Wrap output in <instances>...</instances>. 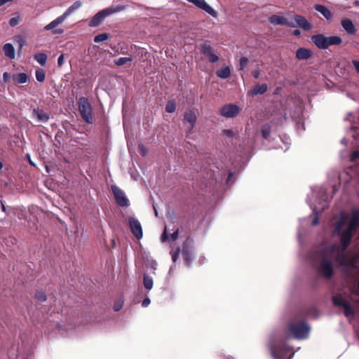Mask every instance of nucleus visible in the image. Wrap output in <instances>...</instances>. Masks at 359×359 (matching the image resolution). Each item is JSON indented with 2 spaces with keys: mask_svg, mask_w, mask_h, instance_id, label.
<instances>
[{
  "mask_svg": "<svg viewBox=\"0 0 359 359\" xmlns=\"http://www.w3.org/2000/svg\"><path fill=\"white\" fill-rule=\"evenodd\" d=\"M3 51L4 55L9 59L13 60L15 57V50L14 46L11 43H5L3 46Z\"/></svg>",
  "mask_w": 359,
  "mask_h": 359,
  "instance_id": "obj_19",
  "label": "nucleus"
},
{
  "mask_svg": "<svg viewBox=\"0 0 359 359\" xmlns=\"http://www.w3.org/2000/svg\"><path fill=\"white\" fill-rule=\"evenodd\" d=\"M67 18L62 14L61 15L57 17L50 23L47 24L44 27L45 31L50 32L52 34L60 35L65 32V29L63 27V23Z\"/></svg>",
  "mask_w": 359,
  "mask_h": 359,
  "instance_id": "obj_3",
  "label": "nucleus"
},
{
  "mask_svg": "<svg viewBox=\"0 0 359 359\" xmlns=\"http://www.w3.org/2000/svg\"><path fill=\"white\" fill-rule=\"evenodd\" d=\"M150 304V299L149 298H146L143 302H142V306L144 307H147V306H149Z\"/></svg>",
  "mask_w": 359,
  "mask_h": 359,
  "instance_id": "obj_45",
  "label": "nucleus"
},
{
  "mask_svg": "<svg viewBox=\"0 0 359 359\" xmlns=\"http://www.w3.org/2000/svg\"><path fill=\"white\" fill-rule=\"evenodd\" d=\"M176 107L173 101L168 102L165 106V111L168 113H172L175 111Z\"/></svg>",
  "mask_w": 359,
  "mask_h": 359,
  "instance_id": "obj_32",
  "label": "nucleus"
},
{
  "mask_svg": "<svg viewBox=\"0 0 359 359\" xmlns=\"http://www.w3.org/2000/svg\"><path fill=\"white\" fill-rule=\"evenodd\" d=\"M35 297L40 302H44L46 299V295L43 292H37L35 294Z\"/></svg>",
  "mask_w": 359,
  "mask_h": 359,
  "instance_id": "obj_33",
  "label": "nucleus"
},
{
  "mask_svg": "<svg viewBox=\"0 0 359 359\" xmlns=\"http://www.w3.org/2000/svg\"><path fill=\"white\" fill-rule=\"evenodd\" d=\"M230 74L231 70L228 66H224L217 72V76L221 79H226L229 77Z\"/></svg>",
  "mask_w": 359,
  "mask_h": 359,
  "instance_id": "obj_24",
  "label": "nucleus"
},
{
  "mask_svg": "<svg viewBox=\"0 0 359 359\" xmlns=\"http://www.w3.org/2000/svg\"><path fill=\"white\" fill-rule=\"evenodd\" d=\"M125 9L126 6L112 5L97 13L89 22L88 25L91 27H97L100 25L107 16L116 13L123 11Z\"/></svg>",
  "mask_w": 359,
  "mask_h": 359,
  "instance_id": "obj_2",
  "label": "nucleus"
},
{
  "mask_svg": "<svg viewBox=\"0 0 359 359\" xmlns=\"http://www.w3.org/2000/svg\"><path fill=\"white\" fill-rule=\"evenodd\" d=\"M341 42V38L338 36H326L327 48L330 46L339 45Z\"/></svg>",
  "mask_w": 359,
  "mask_h": 359,
  "instance_id": "obj_23",
  "label": "nucleus"
},
{
  "mask_svg": "<svg viewBox=\"0 0 359 359\" xmlns=\"http://www.w3.org/2000/svg\"><path fill=\"white\" fill-rule=\"evenodd\" d=\"M180 253V248L177 249V251L172 254V260L175 262L178 257Z\"/></svg>",
  "mask_w": 359,
  "mask_h": 359,
  "instance_id": "obj_43",
  "label": "nucleus"
},
{
  "mask_svg": "<svg viewBox=\"0 0 359 359\" xmlns=\"http://www.w3.org/2000/svg\"><path fill=\"white\" fill-rule=\"evenodd\" d=\"M353 65L355 69V70L357 71L358 73H359V61L358 60H353Z\"/></svg>",
  "mask_w": 359,
  "mask_h": 359,
  "instance_id": "obj_42",
  "label": "nucleus"
},
{
  "mask_svg": "<svg viewBox=\"0 0 359 359\" xmlns=\"http://www.w3.org/2000/svg\"><path fill=\"white\" fill-rule=\"evenodd\" d=\"M27 158L29 159V163H30L31 165H34V163H32V160H30V159H29V158H30L29 155H27Z\"/></svg>",
  "mask_w": 359,
  "mask_h": 359,
  "instance_id": "obj_52",
  "label": "nucleus"
},
{
  "mask_svg": "<svg viewBox=\"0 0 359 359\" xmlns=\"http://www.w3.org/2000/svg\"><path fill=\"white\" fill-rule=\"evenodd\" d=\"M111 190L117 203L121 206L128 205V200L125 193L116 186H111Z\"/></svg>",
  "mask_w": 359,
  "mask_h": 359,
  "instance_id": "obj_10",
  "label": "nucleus"
},
{
  "mask_svg": "<svg viewBox=\"0 0 359 359\" xmlns=\"http://www.w3.org/2000/svg\"><path fill=\"white\" fill-rule=\"evenodd\" d=\"M123 305V302L122 300H120L117 302H116L114 305V309L116 311H119Z\"/></svg>",
  "mask_w": 359,
  "mask_h": 359,
  "instance_id": "obj_38",
  "label": "nucleus"
},
{
  "mask_svg": "<svg viewBox=\"0 0 359 359\" xmlns=\"http://www.w3.org/2000/svg\"><path fill=\"white\" fill-rule=\"evenodd\" d=\"M294 34L296 35V36L299 35L300 34V32L299 30H295L294 32Z\"/></svg>",
  "mask_w": 359,
  "mask_h": 359,
  "instance_id": "obj_51",
  "label": "nucleus"
},
{
  "mask_svg": "<svg viewBox=\"0 0 359 359\" xmlns=\"http://www.w3.org/2000/svg\"><path fill=\"white\" fill-rule=\"evenodd\" d=\"M196 113L194 111H189L184 114V121L189 123V128L191 130L196 121Z\"/></svg>",
  "mask_w": 359,
  "mask_h": 359,
  "instance_id": "obj_20",
  "label": "nucleus"
},
{
  "mask_svg": "<svg viewBox=\"0 0 359 359\" xmlns=\"http://www.w3.org/2000/svg\"><path fill=\"white\" fill-rule=\"evenodd\" d=\"M341 26L344 29V30L349 34H355L356 32L355 27L352 22V21L349 19H345L341 21Z\"/></svg>",
  "mask_w": 359,
  "mask_h": 359,
  "instance_id": "obj_18",
  "label": "nucleus"
},
{
  "mask_svg": "<svg viewBox=\"0 0 359 359\" xmlns=\"http://www.w3.org/2000/svg\"><path fill=\"white\" fill-rule=\"evenodd\" d=\"M133 60V58L130 57H119L114 60L115 65L117 66H122L127 62H130Z\"/></svg>",
  "mask_w": 359,
  "mask_h": 359,
  "instance_id": "obj_28",
  "label": "nucleus"
},
{
  "mask_svg": "<svg viewBox=\"0 0 359 359\" xmlns=\"http://www.w3.org/2000/svg\"><path fill=\"white\" fill-rule=\"evenodd\" d=\"M15 24H16V22H15V20H14L13 19H11V20H10V25H11L13 26V25H15Z\"/></svg>",
  "mask_w": 359,
  "mask_h": 359,
  "instance_id": "obj_49",
  "label": "nucleus"
},
{
  "mask_svg": "<svg viewBox=\"0 0 359 359\" xmlns=\"http://www.w3.org/2000/svg\"><path fill=\"white\" fill-rule=\"evenodd\" d=\"M143 283L145 288L151 290L153 287V279L148 276H144Z\"/></svg>",
  "mask_w": 359,
  "mask_h": 359,
  "instance_id": "obj_29",
  "label": "nucleus"
},
{
  "mask_svg": "<svg viewBox=\"0 0 359 359\" xmlns=\"http://www.w3.org/2000/svg\"><path fill=\"white\" fill-rule=\"evenodd\" d=\"M155 215L157 216L158 215V212L156 210H155Z\"/></svg>",
  "mask_w": 359,
  "mask_h": 359,
  "instance_id": "obj_56",
  "label": "nucleus"
},
{
  "mask_svg": "<svg viewBox=\"0 0 359 359\" xmlns=\"http://www.w3.org/2000/svg\"><path fill=\"white\" fill-rule=\"evenodd\" d=\"M177 236H178V231H175L172 235H171V238L174 241V240H176L177 238Z\"/></svg>",
  "mask_w": 359,
  "mask_h": 359,
  "instance_id": "obj_47",
  "label": "nucleus"
},
{
  "mask_svg": "<svg viewBox=\"0 0 359 359\" xmlns=\"http://www.w3.org/2000/svg\"><path fill=\"white\" fill-rule=\"evenodd\" d=\"M355 294L353 293L351 297H350V300L348 301L345 297L339 295H336L333 297V302L337 306H341L344 308V314L348 318H352L353 317V310L350 306L351 302H357L354 299Z\"/></svg>",
  "mask_w": 359,
  "mask_h": 359,
  "instance_id": "obj_4",
  "label": "nucleus"
},
{
  "mask_svg": "<svg viewBox=\"0 0 359 359\" xmlns=\"http://www.w3.org/2000/svg\"><path fill=\"white\" fill-rule=\"evenodd\" d=\"M1 206H2V210L4 212H5L6 211V208H5L4 205L2 203H1Z\"/></svg>",
  "mask_w": 359,
  "mask_h": 359,
  "instance_id": "obj_54",
  "label": "nucleus"
},
{
  "mask_svg": "<svg viewBox=\"0 0 359 359\" xmlns=\"http://www.w3.org/2000/svg\"><path fill=\"white\" fill-rule=\"evenodd\" d=\"M225 133L228 135H231V130H226L225 131Z\"/></svg>",
  "mask_w": 359,
  "mask_h": 359,
  "instance_id": "obj_53",
  "label": "nucleus"
},
{
  "mask_svg": "<svg viewBox=\"0 0 359 359\" xmlns=\"http://www.w3.org/2000/svg\"><path fill=\"white\" fill-rule=\"evenodd\" d=\"M203 53L208 57L214 52L212 48L208 44H203L201 47Z\"/></svg>",
  "mask_w": 359,
  "mask_h": 359,
  "instance_id": "obj_31",
  "label": "nucleus"
},
{
  "mask_svg": "<svg viewBox=\"0 0 359 359\" xmlns=\"http://www.w3.org/2000/svg\"><path fill=\"white\" fill-rule=\"evenodd\" d=\"M241 111V108L233 104H229L221 107L220 114L226 118H232L236 116Z\"/></svg>",
  "mask_w": 359,
  "mask_h": 359,
  "instance_id": "obj_7",
  "label": "nucleus"
},
{
  "mask_svg": "<svg viewBox=\"0 0 359 359\" xmlns=\"http://www.w3.org/2000/svg\"><path fill=\"white\" fill-rule=\"evenodd\" d=\"M290 330L296 339H302L308 337L310 327L304 322L292 323Z\"/></svg>",
  "mask_w": 359,
  "mask_h": 359,
  "instance_id": "obj_5",
  "label": "nucleus"
},
{
  "mask_svg": "<svg viewBox=\"0 0 359 359\" xmlns=\"http://www.w3.org/2000/svg\"><path fill=\"white\" fill-rule=\"evenodd\" d=\"M65 55L64 54H61L58 59H57V65L59 67H62L64 63H65Z\"/></svg>",
  "mask_w": 359,
  "mask_h": 359,
  "instance_id": "obj_39",
  "label": "nucleus"
},
{
  "mask_svg": "<svg viewBox=\"0 0 359 359\" xmlns=\"http://www.w3.org/2000/svg\"><path fill=\"white\" fill-rule=\"evenodd\" d=\"M318 223V218H315L313 221V224L316 225Z\"/></svg>",
  "mask_w": 359,
  "mask_h": 359,
  "instance_id": "obj_50",
  "label": "nucleus"
},
{
  "mask_svg": "<svg viewBox=\"0 0 359 359\" xmlns=\"http://www.w3.org/2000/svg\"><path fill=\"white\" fill-rule=\"evenodd\" d=\"M269 22L275 25H287L288 27H294V23L288 21L287 19L283 16L278 15H273L269 18Z\"/></svg>",
  "mask_w": 359,
  "mask_h": 359,
  "instance_id": "obj_12",
  "label": "nucleus"
},
{
  "mask_svg": "<svg viewBox=\"0 0 359 359\" xmlns=\"http://www.w3.org/2000/svg\"><path fill=\"white\" fill-rule=\"evenodd\" d=\"M34 58L39 65L43 66L47 62L48 56L43 53H39L34 55Z\"/></svg>",
  "mask_w": 359,
  "mask_h": 359,
  "instance_id": "obj_25",
  "label": "nucleus"
},
{
  "mask_svg": "<svg viewBox=\"0 0 359 359\" xmlns=\"http://www.w3.org/2000/svg\"><path fill=\"white\" fill-rule=\"evenodd\" d=\"M36 79L39 82H43L46 79V74L43 69H38L35 72Z\"/></svg>",
  "mask_w": 359,
  "mask_h": 359,
  "instance_id": "obj_27",
  "label": "nucleus"
},
{
  "mask_svg": "<svg viewBox=\"0 0 359 359\" xmlns=\"http://www.w3.org/2000/svg\"><path fill=\"white\" fill-rule=\"evenodd\" d=\"M188 2L194 4L197 8L204 11L212 17H217V11L209 6L205 0H187Z\"/></svg>",
  "mask_w": 359,
  "mask_h": 359,
  "instance_id": "obj_8",
  "label": "nucleus"
},
{
  "mask_svg": "<svg viewBox=\"0 0 359 359\" xmlns=\"http://www.w3.org/2000/svg\"><path fill=\"white\" fill-rule=\"evenodd\" d=\"M109 38V36L108 34L103 33L95 36L94 38V41L95 43H100L107 40Z\"/></svg>",
  "mask_w": 359,
  "mask_h": 359,
  "instance_id": "obj_30",
  "label": "nucleus"
},
{
  "mask_svg": "<svg viewBox=\"0 0 359 359\" xmlns=\"http://www.w3.org/2000/svg\"><path fill=\"white\" fill-rule=\"evenodd\" d=\"M128 224L133 235L137 238H142V229L140 222L136 218L130 217L128 218Z\"/></svg>",
  "mask_w": 359,
  "mask_h": 359,
  "instance_id": "obj_9",
  "label": "nucleus"
},
{
  "mask_svg": "<svg viewBox=\"0 0 359 359\" xmlns=\"http://www.w3.org/2000/svg\"><path fill=\"white\" fill-rule=\"evenodd\" d=\"M359 157V151H353L352 154H351V158L352 160H354L357 158Z\"/></svg>",
  "mask_w": 359,
  "mask_h": 359,
  "instance_id": "obj_44",
  "label": "nucleus"
},
{
  "mask_svg": "<svg viewBox=\"0 0 359 359\" xmlns=\"http://www.w3.org/2000/svg\"><path fill=\"white\" fill-rule=\"evenodd\" d=\"M167 239V236H166V230H165L163 236H162V241H165V240Z\"/></svg>",
  "mask_w": 359,
  "mask_h": 359,
  "instance_id": "obj_48",
  "label": "nucleus"
},
{
  "mask_svg": "<svg viewBox=\"0 0 359 359\" xmlns=\"http://www.w3.org/2000/svg\"><path fill=\"white\" fill-rule=\"evenodd\" d=\"M12 79L15 84H25L30 81L29 76L24 72L14 74L12 76Z\"/></svg>",
  "mask_w": 359,
  "mask_h": 359,
  "instance_id": "obj_16",
  "label": "nucleus"
},
{
  "mask_svg": "<svg viewBox=\"0 0 359 359\" xmlns=\"http://www.w3.org/2000/svg\"><path fill=\"white\" fill-rule=\"evenodd\" d=\"M252 76L255 77V78H258L259 76V72L258 70H254L252 71Z\"/></svg>",
  "mask_w": 359,
  "mask_h": 359,
  "instance_id": "obj_46",
  "label": "nucleus"
},
{
  "mask_svg": "<svg viewBox=\"0 0 359 359\" xmlns=\"http://www.w3.org/2000/svg\"><path fill=\"white\" fill-rule=\"evenodd\" d=\"M348 221L349 222L347 226V229L341 234L342 248L340 249L339 246H334L332 248L327 249L319 256L317 268L318 272L324 277L330 278L332 275V262L334 260H335L340 266L359 268V256H356L355 257L345 256V250L348 245L352 236V233L359 224L358 212H354L350 221L347 215L344 214L341 215L340 219L336 226L335 231L339 233Z\"/></svg>",
  "mask_w": 359,
  "mask_h": 359,
  "instance_id": "obj_1",
  "label": "nucleus"
},
{
  "mask_svg": "<svg viewBox=\"0 0 359 359\" xmlns=\"http://www.w3.org/2000/svg\"><path fill=\"white\" fill-rule=\"evenodd\" d=\"M79 109L82 118L88 123L93 122L91 105L87 99L81 97L78 101Z\"/></svg>",
  "mask_w": 359,
  "mask_h": 359,
  "instance_id": "obj_6",
  "label": "nucleus"
},
{
  "mask_svg": "<svg viewBox=\"0 0 359 359\" xmlns=\"http://www.w3.org/2000/svg\"><path fill=\"white\" fill-rule=\"evenodd\" d=\"M267 90V86L266 84H258L255 86L254 89L252 90L251 94L252 95H257L259 94H263Z\"/></svg>",
  "mask_w": 359,
  "mask_h": 359,
  "instance_id": "obj_26",
  "label": "nucleus"
},
{
  "mask_svg": "<svg viewBox=\"0 0 359 359\" xmlns=\"http://www.w3.org/2000/svg\"><path fill=\"white\" fill-rule=\"evenodd\" d=\"M208 60L211 62H215L218 60V56L215 53V51L208 56Z\"/></svg>",
  "mask_w": 359,
  "mask_h": 359,
  "instance_id": "obj_36",
  "label": "nucleus"
},
{
  "mask_svg": "<svg viewBox=\"0 0 359 359\" xmlns=\"http://www.w3.org/2000/svg\"><path fill=\"white\" fill-rule=\"evenodd\" d=\"M82 5L83 4L81 1H76L74 2L62 14L68 18L70 15L79 10Z\"/></svg>",
  "mask_w": 359,
  "mask_h": 359,
  "instance_id": "obj_21",
  "label": "nucleus"
},
{
  "mask_svg": "<svg viewBox=\"0 0 359 359\" xmlns=\"http://www.w3.org/2000/svg\"><path fill=\"white\" fill-rule=\"evenodd\" d=\"M312 42L320 49H327L326 36L323 34L314 35L311 37Z\"/></svg>",
  "mask_w": 359,
  "mask_h": 359,
  "instance_id": "obj_14",
  "label": "nucleus"
},
{
  "mask_svg": "<svg viewBox=\"0 0 359 359\" xmlns=\"http://www.w3.org/2000/svg\"><path fill=\"white\" fill-rule=\"evenodd\" d=\"M12 76L10 73L6 72L3 74V80L6 83H8L11 81Z\"/></svg>",
  "mask_w": 359,
  "mask_h": 359,
  "instance_id": "obj_34",
  "label": "nucleus"
},
{
  "mask_svg": "<svg viewBox=\"0 0 359 359\" xmlns=\"http://www.w3.org/2000/svg\"><path fill=\"white\" fill-rule=\"evenodd\" d=\"M32 116L34 118L42 123H46L49 120L48 114L40 109H34Z\"/></svg>",
  "mask_w": 359,
  "mask_h": 359,
  "instance_id": "obj_15",
  "label": "nucleus"
},
{
  "mask_svg": "<svg viewBox=\"0 0 359 359\" xmlns=\"http://www.w3.org/2000/svg\"><path fill=\"white\" fill-rule=\"evenodd\" d=\"M315 8L317 11L320 13L327 20H330L332 15L330 11L323 5H316Z\"/></svg>",
  "mask_w": 359,
  "mask_h": 359,
  "instance_id": "obj_22",
  "label": "nucleus"
},
{
  "mask_svg": "<svg viewBox=\"0 0 359 359\" xmlns=\"http://www.w3.org/2000/svg\"><path fill=\"white\" fill-rule=\"evenodd\" d=\"M16 41H17V43H18V45H19V50H20L23 48V46L25 45L26 41H25V40L24 39H22V38H18V39H16Z\"/></svg>",
  "mask_w": 359,
  "mask_h": 359,
  "instance_id": "obj_37",
  "label": "nucleus"
},
{
  "mask_svg": "<svg viewBox=\"0 0 359 359\" xmlns=\"http://www.w3.org/2000/svg\"><path fill=\"white\" fill-rule=\"evenodd\" d=\"M262 133L264 138H266L270 133V128L268 126H264L262 129Z\"/></svg>",
  "mask_w": 359,
  "mask_h": 359,
  "instance_id": "obj_35",
  "label": "nucleus"
},
{
  "mask_svg": "<svg viewBox=\"0 0 359 359\" xmlns=\"http://www.w3.org/2000/svg\"><path fill=\"white\" fill-rule=\"evenodd\" d=\"M312 55V50L304 48H300L296 52V57L298 60H307L310 58Z\"/></svg>",
  "mask_w": 359,
  "mask_h": 359,
  "instance_id": "obj_17",
  "label": "nucleus"
},
{
  "mask_svg": "<svg viewBox=\"0 0 359 359\" xmlns=\"http://www.w3.org/2000/svg\"><path fill=\"white\" fill-rule=\"evenodd\" d=\"M295 27H299L306 31H309L312 28L311 24L304 17L299 15H295L293 17L292 22Z\"/></svg>",
  "mask_w": 359,
  "mask_h": 359,
  "instance_id": "obj_11",
  "label": "nucleus"
},
{
  "mask_svg": "<svg viewBox=\"0 0 359 359\" xmlns=\"http://www.w3.org/2000/svg\"><path fill=\"white\" fill-rule=\"evenodd\" d=\"M139 150L142 155H143V156L146 155L147 150L142 144L139 145Z\"/></svg>",
  "mask_w": 359,
  "mask_h": 359,
  "instance_id": "obj_41",
  "label": "nucleus"
},
{
  "mask_svg": "<svg viewBox=\"0 0 359 359\" xmlns=\"http://www.w3.org/2000/svg\"><path fill=\"white\" fill-rule=\"evenodd\" d=\"M289 351L290 350L285 347L273 348L271 354L275 359H290V357H287Z\"/></svg>",
  "mask_w": 359,
  "mask_h": 359,
  "instance_id": "obj_13",
  "label": "nucleus"
},
{
  "mask_svg": "<svg viewBox=\"0 0 359 359\" xmlns=\"http://www.w3.org/2000/svg\"><path fill=\"white\" fill-rule=\"evenodd\" d=\"M248 62V60L247 58L242 57L240 61V65H241V68H244L247 65Z\"/></svg>",
  "mask_w": 359,
  "mask_h": 359,
  "instance_id": "obj_40",
  "label": "nucleus"
},
{
  "mask_svg": "<svg viewBox=\"0 0 359 359\" xmlns=\"http://www.w3.org/2000/svg\"><path fill=\"white\" fill-rule=\"evenodd\" d=\"M3 168V163L1 162H0V170L2 169Z\"/></svg>",
  "mask_w": 359,
  "mask_h": 359,
  "instance_id": "obj_55",
  "label": "nucleus"
}]
</instances>
